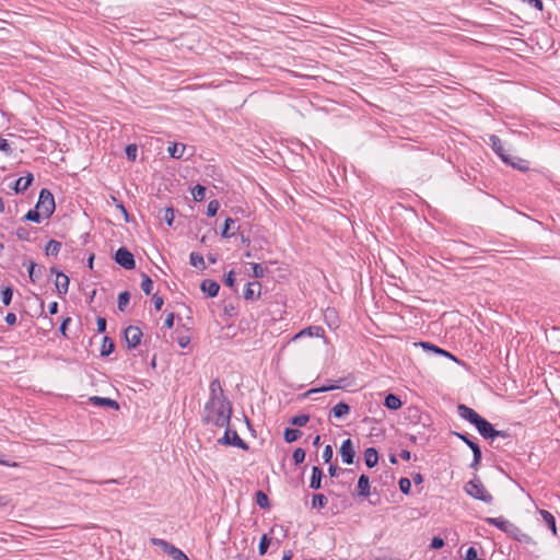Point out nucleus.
<instances>
[{"instance_id":"obj_60","label":"nucleus","mask_w":560,"mask_h":560,"mask_svg":"<svg viewBox=\"0 0 560 560\" xmlns=\"http://www.w3.org/2000/svg\"><path fill=\"white\" fill-rule=\"evenodd\" d=\"M16 236L19 240L30 241V232L25 228H22V226L18 228Z\"/></svg>"},{"instance_id":"obj_43","label":"nucleus","mask_w":560,"mask_h":560,"mask_svg":"<svg viewBox=\"0 0 560 560\" xmlns=\"http://www.w3.org/2000/svg\"><path fill=\"white\" fill-rule=\"evenodd\" d=\"M455 436L460 439L470 450H474L476 446H479L472 439L469 438L466 433L453 432Z\"/></svg>"},{"instance_id":"obj_38","label":"nucleus","mask_w":560,"mask_h":560,"mask_svg":"<svg viewBox=\"0 0 560 560\" xmlns=\"http://www.w3.org/2000/svg\"><path fill=\"white\" fill-rule=\"evenodd\" d=\"M206 187L198 184L191 189V195L195 201H202L206 197Z\"/></svg>"},{"instance_id":"obj_24","label":"nucleus","mask_w":560,"mask_h":560,"mask_svg":"<svg viewBox=\"0 0 560 560\" xmlns=\"http://www.w3.org/2000/svg\"><path fill=\"white\" fill-rule=\"evenodd\" d=\"M364 462L369 468H373L378 463V453L374 447H368L364 452Z\"/></svg>"},{"instance_id":"obj_57","label":"nucleus","mask_w":560,"mask_h":560,"mask_svg":"<svg viewBox=\"0 0 560 560\" xmlns=\"http://www.w3.org/2000/svg\"><path fill=\"white\" fill-rule=\"evenodd\" d=\"M522 3L528 4L538 11L544 10V3L541 0H520Z\"/></svg>"},{"instance_id":"obj_12","label":"nucleus","mask_w":560,"mask_h":560,"mask_svg":"<svg viewBox=\"0 0 560 560\" xmlns=\"http://www.w3.org/2000/svg\"><path fill=\"white\" fill-rule=\"evenodd\" d=\"M34 176L32 173H28L24 177H20L16 180H14L10 188L14 190L16 194L24 192L33 183Z\"/></svg>"},{"instance_id":"obj_8","label":"nucleus","mask_w":560,"mask_h":560,"mask_svg":"<svg viewBox=\"0 0 560 560\" xmlns=\"http://www.w3.org/2000/svg\"><path fill=\"white\" fill-rule=\"evenodd\" d=\"M128 349H135L141 342L143 336L141 329L137 326H128L124 331Z\"/></svg>"},{"instance_id":"obj_32","label":"nucleus","mask_w":560,"mask_h":560,"mask_svg":"<svg viewBox=\"0 0 560 560\" xmlns=\"http://www.w3.org/2000/svg\"><path fill=\"white\" fill-rule=\"evenodd\" d=\"M189 259H190L191 266H194L200 270L206 269V262H205L203 256L201 254H199L197 252H192L189 256Z\"/></svg>"},{"instance_id":"obj_4","label":"nucleus","mask_w":560,"mask_h":560,"mask_svg":"<svg viewBox=\"0 0 560 560\" xmlns=\"http://www.w3.org/2000/svg\"><path fill=\"white\" fill-rule=\"evenodd\" d=\"M475 428L478 430L479 434L485 439L494 440L495 438L505 439L510 436L508 431L495 430L493 425L482 417L476 423Z\"/></svg>"},{"instance_id":"obj_21","label":"nucleus","mask_w":560,"mask_h":560,"mask_svg":"<svg viewBox=\"0 0 560 560\" xmlns=\"http://www.w3.org/2000/svg\"><path fill=\"white\" fill-rule=\"evenodd\" d=\"M506 160L509 162H504L505 164L508 165H511L513 168H516L521 172H526L529 170V163L528 161L522 159V158H518V156H513L511 154H509L506 156Z\"/></svg>"},{"instance_id":"obj_62","label":"nucleus","mask_w":560,"mask_h":560,"mask_svg":"<svg viewBox=\"0 0 560 560\" xmlns=\"http://www.w3.org/2000/svg\"><path fill=\"white\" fill-rule=\"evenodd\" d=\"M152 302L154 304V308L156 311H160L162 308V306H163L164 300H163V298L161 295L153 294Z\"/></svg>"},{"instance_id":"obj_2","label":"nucleus","mask_w":560,"mask_h":560,"mask_svg":"<svg viewBox=\"0 0 560 560\" xmlns=\"http://www.w3.org/2000/svg\"><path fill=\"white\" fill-rule=\"evenodd\" d=\"M464 489L468 495L485 503H491L493 500V497L486 489L477 475L465 485Z\"/></svg>"},{"instance_id":"obj_34","label":"nucleus","mask_w":560,"mask_h":560,"mask_svg":"<svg viewBox=\"0 0 560 560\" xmlns=\"http://www.w3.org/2000/svg\"><path fill=\"white\" fill-rule=\"evenodd\" d=\"M328 503V499L323 493H316L312 498V508L324 509Z\"/></svg>"},{"instance_id":"obj_18","label":"nucleus","mask_w":560,"mask_h":560,"mask_svg":"<svg viewBox=\"0 0 560 560\" xmlns=\"http://www.w3.org/2000/svg\"><path fill=\"white\" fill-rule=\"evenodd\" d=\"M346 386H347L346 378H339L334 384L331 383V384H327V385H324L318 388H312L306 393V395L308 396V395H312L315 393H325V392H329V390H334V389H340V388H345Z\"/></svg>"},{"instance_id":"obj_45","label":"nucleus","mask_w":560,"mask_h":560,"mask_svg":"<svg viewBox=\"0 0 560 560\" xmlns=\"http://www.w3.org/2000/svg\"><path fill=\"white\" fill-rule=\"evenodd\" d=\"M308 420H310V417L307 415H298L290 419V423L292 425L303 427L308 422Z\"/></svg>"},{"instance_id":"obj_23","label":"nucleus","mask_w":560,"mask_h":560,"mask_svg":"<svg viewBox=\"0 0 560 560\" xmlns=\"http://www.w3.org/2000/svg\"><path fill=\"white\" fill-rule=\"evenodd\" d=\"M330 412L335 418L341 419L350 413V406L347 402L340 401L331 408Z\"/></svg>"},{"instance_id":"obj_41","label":"nucleus","mask_w":560,"mask_h":560,"mask_svg":"<svg viewBox=\"0 0 560 560\" xmlns=\"http://www.w3.org/2000/svg\"><path fill=\"white\" fill-rule=\"evenodd\" d=\"M472 451V462L470 463V468L472 469H478L480 463H481V458H482V453H481V448L480 446H476Z\"/></svg>"},{"instance_id":"obj_17","label":"nucleus","mask_w":560,"mask_h":560,"mask_svg":"<svg viewBox=\"0 0 560 560\" xmlns=\"http://www.w3.org/2000/svg\"><path fill=\"white\" fill-rule=\"evenodd\" d=\"M90 402L93 405V406H97V407H107V408H112V409H119V404L112 399V398H107V397H98V396H93L90 398Z\"/></svg>"},{"instance_id":"obj_31","label":"nucleus","mask_w":560,"mask_h":560,"mask_svg":"<svg viewBox=\"0 0 560 560\" xmlns=\"http://www.w3.org/2000/svg\"><path fill=\"white\" fill-rule=\"evenodd\" d=\"M302 436V432L299 429L287 428L283 432V438L287 443L295 442Z\"/></svg>"},{"instance_id":"obj_25","label":"nucleus","mask_w":560,"mask_h":560,"mask_svg":"<svg viewBox=\"0 0 560 560\" xmlns=\"http://www.w3.org/2000/svg\"><path fill=\"white\" fill-rule=\"evenodd\" d=\"M538 513L541 515L544 522L551 530L553 536H557V526L555 516L547 510H538Z\"/></svg>"},{"instance_id":"obj_11","label":"nucleus","mask_w":560,"mask_h":560,"mask_svg":"<svg viewBox=\"0 0 560 560\" xmlns=\"http://www.w3.org/2000/svg\"><path fill=\"white\" fill-rule=\"evenodd\" d=\"M261 294V284L258 281L248 282L244 289L243 296L247 301L258 300Z\"/></svg>"},{"instance_id":"obj_63","label":"nucleus","mask_w":560,"mask_h":560,"mask_svg":"<svg viewBox=\"0 0 560 560\" xmlns=\"http://www.w3.org/2000/svg\"><path fill=\"white\" fill-rule=\"evenodd\" d=\"M70 323H71V318H70V317H66V318L61 322V324H60L59 331H60V334H61L63 337H67L66 331H67V327H68V325H69Z\"/></svg>"},{"instance_id":"obj_5","label":"nucleus","mask_w":560,"mask_h":560,"mask_svg":"<svg viewBox=\"0 0 560 560\" xmlns=\"http://www.w3.org/2000/svg\"><path fill=\"white\" fill-rule=\"evenodd\" d=\"M218 443L222 445L235 446L244 451H247L249 447L248 444L240 438L235 430L230 429V425L225 428V432L223 436L218 440Z\"/></svg>"},{"instance_id":"obj_53","label":"nucleus","mask_w":560,"mask_h":560,"mask_svg":"<svg viewBox=\"0 0 560 560\" xmlns=\"http://www.w3.org/2000/svg\"><path fill=\"white\" fill-rule=\"evenodd\" d=\"M292 458L295 465L302 464L305 459V451L301 447L296 448L292 454Z\"/></svg>"},{"instance_id":"obj_44","label":"nucleus","mask_w":560,"mask_h":560,"mask_svg":"<svg viewBox=\"0 0 560 560\" xmlns=\"http://www.w3.org/2000/svg\"><path fill=\"white\" fill-rule=\"evenodd\" d=\"M12 296H13V290L12 288L10 287H5L1 290V301L2 303L8 306L11 301H12Z\"/></svg>"},{"instance_id":"obj_39","label":"nucleus","mask_w":560,"mask_h":560,"mask_svg":"<svg viewBox=\"0 0 560 560\" xmlns=\"http://www.w3.org/2000/svg\"><path fill=\"white\" fill-rule=\"evenodd\" d=\"M130 301V293L128 291L120 292L118 295V310L120 312H124L129 304Z\"/></svg>"},{"instance_id":"obj_9","label":"nucleus","mask_w":560,"mask_h":560,"mask_svg":"<svg viewBox=\"0 0 560 560\" xmlns=\"http://www.w3.org/2000/svg\"><path fill=\"white\" fill-rule=\"evenodd\" d=\"M339 453H340L342 463L348 464V465L353 464L354 457H355V451H354L353 443L350 439L342 441Z\"/></svg>"},{"instance_id":"obj_36","label":"nucleus","mask_w":560,"mask_h":560,"mask_svg":"<svg viewBox=\"0 0 560 560\" xmlns=\"http://www.w3.org/2000/svg\"><path fill=\"white\" fill-rule=\"evenodd\" d=\"M141 289L148 295L152 292L153 281L147 273L141 275Z\"/></svg>"},{"instance_id":"obj_58","label":"nucleus","mask_w":560,"mask_h":560,"mask_svg":"<svg viewBox=\"0 0 560 560\" xmlns=\"http://www.w3.org/2000/svg\"><path fill=\"white\" fill-rule=\"evenodd\" d=\"M332 456H334V450L331 447V445H326L324 451H323V459L325 463H330V460L332 459Z\"/></svg>"},{"instance_id":"obj_35","label":"nucleus","mask_w":560,"mask_h":560,"mask_svg":"<svg viewBox=\"0 0 560 560\" xmlns=\"http://www.w3.org/2000/svg\"><path fill=\"white\" fill-rule=\"evenodd\" d=\"M235 221L232 218H226L224 221V226L221 232V236L224 238H230L234 236L235 232H230L231 229L234 228Z\"/></svg>"},{"instance_id":"obj_7","label":"nucleus","mask_w":560,"mask_h":560,"mask_svg":"<svg viewBox=\"0 0 560 560\" xmlns=\"http://www.w3.org/2000/svg\"><path fill=\"white\" fill-rule=\"evenodd\" d=\"M114 259L119 266H121L126 270H132L136 268L135 257L132 253L126 247L118 248L115 253Z\"/></svg>"},{"instance_id":"obj_61","label":"nucleus","mask_w":560,"mask_h":560,"mask_svg":"<svg viewBox=\"0 0 560 560\" xmlns=\"http://www.w3.org/2000/svg\"><path fill=\"white\" fill-rule=\"evenodd\" d=\"M465 560H479L476 548L469 547L466 550Z\"/></svg>"},{"instance_id":"obj_37","label":"nucleus","mask_w":560,"mask_h":560,"mask_svg":"<svg viewBox=\"0 0 560 560\" xmlns=\"http://www.w3.org/2000/svg\"><path fill=\"white\" fill-rule=\"evenodd\" d=\"M256 503L261 509H268L270 506L268 495L261 490L256 492Z\"/></svg>"},{"instance_id":"obj_59","label":"nucleus","mask_w":560,"mask_h":560,"mask_svg":"<svg viewBox=\"0 0 560 560\" xmlns=\"http://www.w3.org/2000/svg\"><path fill=\"white\" fill-rule=\"evenodd\" d=\"M445 545L444 540L441 537H433L430 544L431 549H441Z\"/></svg>"},{"instance_id":"obj_50","label":"nucleus","mask_w":560,"mask_h":560,"mask_svg":"<svg viewBox=\"0 0 560 560\" xmlns=\"http://www.w3.org/2000/svg\"><path fill=\"white\" fill-rule=\"evenodd\" d=\"M219 208H220V203L217 199L209 201L208 207H207V215L214 217L218 213Z\"/></svg>"},{"instance_id":"obj_26","label":"nucleus","mask_w":560,"mask_h":560,"mask_svg":"<svg viewBox=\"0 0 560 560\" xmlns=\"http://www.w3.org/2000/svg\"><path fill=\"white\" fill-rule=\"evenodd\" d=\"M323 335H324V329L322 327H319V326H310L307 328L302 329L300 332H298L294 336V339H298V338L303 337V336L319 337V336H323Z\"/></svg>"},{"instance_id":"obj_46","label":"nucleus","mask_w":560,"mask_h":560,"mask_svg":"<svg viewBox=\"0 0 560 560\" xmlns=\"http://www.w3.org/2000/svg\"><path fill=\"white\" fill-rule=\"evenodd\" d=\"M399 489L400 491L404 493V494H410L411 492V481L409 478L407 477H401L399 479Z\"/></svg>"},{"instance_id":"obj_6","label":"nucleus","mask_w":560,"mask_h":560,"mask_svg":"<svg viewBox=\"0 0 560 560\" xmlns=\"http://www.w3.org/2000/svg\"><path fill=\"white\" fill-rule=\"evenodd\" d=\"M230 401L228 397L224 395V390L222 388L221 382L219 378H214L210 382L209 385V399L206 404H217Z\"/></svg>"},{"instance_id":"obj_16","label":"nucleus","mask_w":560,"mask_h":560,"mask_svg":"<svg viewBox=\"0 0 560 560\" xmlns=\"http://www.w3.org/2000/svg\"><path fill=\"white\" fill-rule=\"evenodd\" d=\"M489 140H490L492 150L501 158V160L503 162H509L506 160V156L509 154L506 153V151L503 147L502 140L495 135H491Z\"/></svg>"},{"instance_id":"obj_1","label":"nucleus","mask_w":560,"mask_h":560,"mask_svg":"<svg viewBox=\"0 0 560 560\" xmlns=\"http://www.w3.org/2000/svg\"><path fill=\"white\" fill-rule=\"evenodd\" d=\"M232 417V402L206 404L202 422L218 428H228Z\"/></svg>"},{"instance_id":"obj_19","label":"nucleus","mask_w":560,"mask_h":560,"mask_svg":"<svg viewBox=\"0 0 560 560\" xmlns=\"http://www.w3.org/2000/svg\"><path fill=\"white\" fill-rule=\"evenodd\" d=\"M324 478V471L318 466H313L312 476L310 480V488L313 490H319L322 488V480Z\"/></svg>"},{"instance_id":"obj_3","label":"nucleus","mask_w":560,"mask_h":560,"mask_svg":"<svg viewBox=\"0 0 560 560\" xmlns=\"http://www.w3.org/2000/svg\"><path fill=\"white\" fill-rule=\"evenodd\" d=\"M55 207L52 194L48 189L43 188L35 208L40 211L44 218H49L54 213Z\"/></svg>"},{"instance_id":"obj_55","label":"nucleus","mask_w":560,"mask_h":560,"mask_svg":"<svg viewBox=\"0 0 560 560\" xmlns=\"http://www.w3.org/2000/svg\"><path fill=\"white\" fill-rule=\"evenodd\" d=\"M253 276L255 278H262L265 276V268L257 262H252Z\"/></svg>"},{"instance_id":"obj_22","label":"nucleus","mask_w":560,"mask_h":560,"mask_svg":"<svg viewBox=\"0 0 560 560\" xmlns=\"http://www.w3.org/2000/svg\"><path fill=\"white\" fill-rule=\"evenodd\" d=\"M371 494L370 479L366 475H361L358 480V495L368 498Z\"/></svg>"},{"instance_id":"obj_51","label":"nucleus","mask_w":560,"mask_h":560,"mask_svg":"<svg viewBox=\"0 0 560 560\" xmlns=\"http://www.w3.org/2000/svg\"><path fill=\"white\" fill-rule=\"evenodd\" d=\"M162 218H163V220L166 222V224L168 226H172L173 222H174V218H175L174 209L172 207L165 208L164 209V214H163Z\"/></svg>"},{"instance_id":"obj_40","label":"nucleus","mask_w":560,"mask_h":560,"mask_svg":"<svg viewBox=\"0 0 560 560\" xmlns=\"http://www.w3.org/2000/svg\"><path fill=\"white\" fill-rule=\"evenodd\" d=\"M173 560H189L188 557L174 545L167 550V553Z\"/></svg>"},{"instance_id":"obj_42","label":"nucleus","mask_w":560,"mask_h":560,"mask_svg":"<svg viewBox=\"0 0 560 560\" xmlns=\"http://www.w3.org/2000/svg\"><path fill=\"white\" fill-rule=\"evenodd\" d=\"M26 266L31 281L36 282L40 277V269H38V272L36 271L37 265L33 260H30Z\"/></svg>"},{"instance_id":"obj_64","label":"nucleus","mask_w":560,"mask_h":560,"mask_svg":"<svg viewBox=\"0 0 560 560\" xmlns=\"http://www.w3.org/2000/svg\"><path fill=\"white\" fill-rule=\"evenodd\" d=\"M106 319L104 317H97L96 325H97V331L104 332L106 330Z\"/></svg>"},{"instance_id":"obj_52","label":"nucleus","mask_w":560,"mask_h":560,"mask_svg":"<svg viewBox=\"0 0 560 560\" xmlns=\"http://www.w3.org/2000/svg\"><path fill=\"white\" fill-rule=\"evenodd\" d=\"M224 284L231 289L234 290V292H236L237 290L235 289V272L234 270H231L229 271L225 276H224Z\"/></svg>"},{"instance_id":"obj_33","label":"nucleus","mask_w":560,"mask_h":560,"mask_svg":"<svg viewBox=\"0 0 560 560\" xmlns=\"http://www.w3.org/2000/svg\"><path fill=\"white\" fill-rule=\"evenodd\" d=\"M185 145L183 143H173L168 147L167 151L174 159H180L185 152Z\"/></svg>"},{"instance_id":"obj_29","label":"nucleus","mask_w":560,"mask_h":560,"mask_svg":"<svg viewBox=\"0 0 560 560\" xmlns=\"http://www.w3.org/2000/svg\"><path fill=\"white\" fill-rule=\"evenodd\" d=\"M114 350H115V343H114L113 339L105 336L103 338V343H102V347H101V355L102 357H107Z\"/></svg>"},{"instance_id":"obj_54","label":"nucleus","mask_w":560,"mask_h":560,"mask_svg":"<svg viewBox=\"0 0 560 560\" xmlns=\"http://www.w3.org/2000/svg\"><path fill=\"white\" fill-rule=\"evenodd\" d=\"M125 152H126V155L128 158V160L130 161H136L137 159V153H138V147L137 144H128L125 149Z\"/></svg>"},{"instance_id":"obj_30","label":"nucleus","mask_w":560,"mask_h":560,"mask_svg":"<svg viewBox=\"0 0 560 560\" xmlns=\"http://www.w3.org/2000/svg\"><path fill=\"white\" fill-rule=\"evenodd\" d=\"M61 249V243L55 240H50L46 247L45 252L47 256H57Z\"/></svg>"},{"instance_id":"obj_20","label":"nucleus","mask_w":560,"mask_h":560,"mask_svg":"<svg viewBox=\"0 0 560 560\" xmlns=\"http://www.w3.org/2000/svg\"><path fill=\"white\" fill-rule=\"evenodd\" d=\"M69 282L70 280L67 275H65L63 272H57L55 284L59 296H63L67 294L69 290Z\"/></svg>"},{"instance_id":"obj_49","label":"nucleus","mask_w":560,"mask_h":560,"mask_svg":"<svg viewBox=\"0 0 560 560\" xmlns=\"http://www.w3.org/2000/svg\"><path fill=\"white\" fill-rule=\"evenodd\" d=\"M269 546H270V539L268 538V536L266 534H264L261 536L259 545H258L259 555L264 556L267 552Z\"/></svg>"},{"instance_id":"obj_56","label":"nucleus","mask_w":560,"mask_h":560,"mask_svg":"<svg viewBox=\"0 0 560 560\" xmlns=\"http://www.w3.org/2000/svg\"><path fill=\"white\" fill-rule=\"evenodd\" d=\"M0 151H2L3 153H5L8 155L12 154V152H13L8 140L2 138L1 136H0Z\"/></svg>"},{"instance_id":"obj_10","label":"nucleus","mask_w":560,"mask_h":560,"mask_svg":"<svg viewBox=\"0 0 560 560\" xmlns=\"http://www.w3.org/2000/svg\"><path fill=\"white\" fill-rule=\"evenodd\" d=\"M457 412L460 418L468 421L472 425H476V423L481 418V416L478 412H476L472 408L462 404L458 405Z\"/></svg>"},{"instance_id":"obj_15","label":"nucleus","mask_w":560,"mask_h":560,"mask_svg":"<svg viewBox=\"0 0 560 560\" xmlns=\"http://www.w3.org/2000/svg\"><path fill=\"white\" fill-rule=\"evenodd\" d=\"M509 536L518 542L536 545L535 540L529 535L523 533L515 524H513Z\"/></svg>"},{"instance_id":"obj_48","label":"nucleus","mask_w":560,"mask_h":560,"mask_svg":"<svg viewBox=\"0 0 560 560\" xmlns=\"http://www.w3.org/2000/svg\"><path fill=\"white\" fill-rule=\"evenodd\" d=\"M42 217H43V214L40 213V211L35 208L33 210H30L25 214L24 220L32 221V222H35V223H39Z\"/></svg>"},{"instance_id":"obj_28","label":"nucleus","mask_w":560,"mask_h":560,"mask_svg":"<svg viewBox=\"0 0 560 560\" xmlns=\"http://www.w3.org/2000/svg\"><path fill=\"white\" fill-rule=\"evenodd\" d=\"M423 349L425 350H430L434 353H438V354H441V355H444V357H447V358H451L452 360H455V357L450 353L448 351L442 349V348H439L438 346L435 345H432L430 342H420L419 343Z\"/></svg>"},{"instance_id":"obj_14","label":"nucleus","mask_w":560,"mask_h":560,"mask_svg":"<svg viewBox=\"0 0 560 560\" xmlns=\"http://www.w3.org/2000/svg\"><path fill=\"white\" fill-rule=\"evenodd\" d=\"M200 289L209 298H214L219 293L220 284L212 279H206L201 282Z\"/></svg>"},{"instance_id":"obj_13","label":"nucleus","mask_w":560,"mask_h":560,"mask_svg":"<svg viewBox=\"0 0 560 560\" xmlns=\"http://www.w3.org/2000/svg\"><path fill=\"white\" fill-rule=\"evenodd\" d=\"M486 522L489 525L495 526L497 528H499L500 530L504 532L508 535L511 532V528L513 526V523H511L510 521L505 520L502 516H499V517H488V518H486Z\"/></svg>"},{"instance_id":"obj_47","label":"nucleus","mask_w":560,"mask_h":560,"mask_svg":"<svg viewBox=\"0 0 560 560\" xmlns=\"http://www.w3.org/2000/svg\"><path fill=\"white\" fill-rule=\"evenodd\" d=\"M150 541L152 545L160 547L165 553H167V550L173 546L171 542L161 538H151Z\"/></svg>"},{"instance_id":"obj_27","label":"nucleus","mask_w":560,"mask_h":560,"mask_svg":"<svg viewBox=\"0 0 560 560\" xmlns=\"http://www.w3.org/2000/svg\"><path fill=\"white\" fill-rule=\"evenodd\" d=\"M384 406L390 410H397L401 407V400L397 395L388 394L385 397Z\"/></svg>"}]
</instances>
